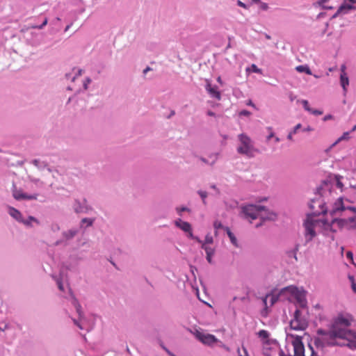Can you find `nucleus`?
Listing matches in <instances>:
<instances>
[{
	"label": "nucleus",
	"instance_id": "1",
	"mask_svg": "<svg viewBox=\"0 0 356 356\" xmlns=\"http://www.w3.org/2000/svg\"><path fill=\"white\" fill-rule=\"evenodd\" d=\"M350 324V318L337 317L323 338L325 343L328 346H346L350 349H356V332L348 330Z\"/></svg>",
	"mask_w": 356,
	"mask_h": 356
},
{
	"label": "nucleus",
	"instance_id": "2",
	"mask_svg": "<svg viewBox=\"0 0 356 356\" xmlns=\"http://www.w3.org/2000/svg\"><path fill=\"white\" fill-rule=\"evenodd\" d=\"M347 211L356 213V208L347 206L342 197L338 198L330 211V215L332 218L330 225L333 232H336V229L334 228L335 226L339 229L346 228L356 229V216L354 218L350 217L348 219L338 218V216H342L343 212Z\"/></svg>",
	"mask_w": 356,
	"mask_h": 356
},
{
	"label": "nucleus",
	"instance_id": "3",
	"mask_svg": "<svg viewBox=\"0 0 356 356\" xmlns=\"http://www.w3.org/2000/svg\"><path fill=\"white\" fill-rule=\"evenodd\" d=\"M327 223L319 220L314 215H307L303 222L305 238L307 242L312 241L316 236V229Z\"/></svg>",
	"mask_w": 356,
	"mask_h": 356
},
{
	"label": "nucleus",
	"instance_id": "4",
	"mask_svg": "<svg viewBox=\"0 0 356 356\" xmlns=\"http://www.w3.org/2000/svg\"><path fill=\"white\" fill-rule=\"evenodd\" d=\"M240 144L237 147V152L240 154L245 155L249 158L254 157L258 149L254 148L253 143L250 138L245 134L238 135Z\"/></svg>",
	"mask_w": 356,
	"mask_h": 356
},
{
	"label": "nucleus",
	"instance_id": "5",
	"mask_svg": "<svg viewBox=\"0 0 356 356\" xmlns=\"http://www.w3.org/2000/svg\"><path fill=\"white\" fill-rule=\"evenodd\" d=\"M293 339L291 343V347L293 348V355L289 352L288 346H286L284 349H281L280 352V356H304V345L302 341V337L299 336L293 337ZM312 356H319L315 352Z\"/></svg>",
	"mask_w": 356,
	"mask_h": 356
},
{
	"label": "nucleus",
	"instance_id": "6",
	"mask_svg": "<svg viewBox=\"0 0 356 356\" xmlns=\"http://www.w3.org/2000/svg\"><path fill=\"white\" fill-rule=\"evenodd\" d=\"M291 328L295 330H304L307 327V321L301 316L300 312L296 309L293 318L290 322Z\"/></svg>",
	"mask_w": 356,
	"mask_h": 356
},
{
	"label": "nucleus",
	"instance_id": "7",
	"mask_svg": "<svg viewBox=\"0 0 356 356\" xmlns=\"http://www.w3.org/2000/svg\"><path fill=\"white\" fill-rule=\"evenodd\" d=\"M309 208L312 210V213L309 215H314L317 217L320 214H325L327 213V208L325 206V203L321 198L313 200L309 204Z\"/></svg>",
	"mask_w": 356,
	"mask_h": 356
},
{
	"label": "nucleus",
	"instance_id": "8",
	"mask_svg": "<svg viewBox=\"0 0 356 356\" xmlns=\"http://www.w3.org/2000/svg\"><path fill=\"white\" fill-rule=\"evenodd\" d=\"M193 334L200 341L207 346H212L218 341V339L214 335L205 334L199 330H195Z\"/></svg>",
	"mask_w": 356,
	"mask_h": 356
},
{
	"label": "nucleus",
	"instance_id": "9",
	"mask_svg": "<svg viewBox=\"0 0 356 356\" xmlns=\"http://www.w3.org/2000/svg\"><path fill=\"white\" fill-rule=\"evenodd\" d=\"M260 206L253 204L248 205L242 208V212L247 219L255 220L258 218V212L259 211Z\"/></svg>",
	"mask_w": 356,
	"mask_h": 356
},
{
	"label": "nucleus",
	"instance_id": "10",
	"mask_svg": "<svg viewBox=\"0 0 356 356\" xmlns=\"http://www.w3.org/2000/svg\"><path fill=\"white\" fill-rule=\"evenodd\" d=\"M258 218L261 221L265 220H274L276 218V214L274 212L270 211L264 207L260 206L259 211L258 212Z\"/></svg>",
	"mask_w": 356,
	"mask_h": 356
},
{
	"label": "nucleus",
	"instance_id": "11",
	"mask_svg": "<svg viewBox=\"0 0 356 356\" xmlns=\"http://www.w3.org/2000/svg\"><path fill=\"white\" fill-rule=\"evenodd\" d=\"M356 3V0H344L342 4L339 7L337 15L346 13L348 11L355 9L353 4Z\"/></svg>",
	"mask_w": 356,
	"mask_h": 356
},
{
	"label": "nucleus",
	"instance_id": "12",
	"mask_svg": "<svg viewBox=\"0 0 356 356\" xmlns=\"http://www.w3.org/2000/svg\"><path fill=\"white\" fill-rule=\"evenodd\" d=\"M175 223V225L177 227L180 228L182 231H184L185 232H188L189 238H193L191 225L189 222L183 221L181 219H179L177 220H176Z\"/></svg>",
	"mask_w": 356,
	"mask_h": 356
},
{
	"label": "nucleus",
	"instance_id": "13",
	"mask_svg": "<svg viewBox=\"0 0 356 356\" xmlns=\"http://www.w3.org/2000/svg\"><path fill=\"white\" fill-rule=\"evenodd\" d=\"M257 336L262 341V344L264 346H267L270 344L271 340L269 339L270 333L267 330H259L257 332Z\"/></svg>",
	"mask_w": 356,
	"mask_h": 356
},
{
	"label": "nucleus",
	"instance_id": "14",
	"mask_svg": "<svg viewBox=\"0 0 356 356\" xmlns=\"http://www.w3.org/2000/svg\"><path fill=\"white\" fill-rule=\"evenodd\" d=\"M206 90L211 97H215L218 100L221 99L220 92L218 90V88L216 86L213 87L210 83H207Z\"/></svg>",
	"mask_w": 356,
	"mask_h": 356
},
{
	"label": "nucleus",
	"instance_id": "15",
	"mask_svg": "<svg viewBox=\"0 0 356 356\" xmlns=\"http://www.w3.org/2000/svg\"><path fill=\"white\" fill-rule=\"evenodd\" d=\"M286 290L293 295L298 301L302 302V298L304 297V294L297 287L291 286L286 288Z\"/></svg>",
	"mask_w": 356,
	"mask_h": 356
},
{
	"label": "nucleus",
	"instance_id": "16",
	"mask_svg": "<svg viewBox=\"0 0 356 356\" xmlns=\"http://www.w3.org/2000/svg\"><path fill=\"white\" fill-rule=\"evenodd\" d=\"M340 82L343 91L346 92L347 91L346 87L349 85V80L346 73L341 74Z\"/></svg>",
	"mask_w": 356,
	"mask_h": 356
},
{
	"label": "nucleus",
	"instance_id": "17",
	"mask_svg": "<svg viewBox=\"0 0 356 356\" xmlns=\"http://www.w3.org/2000/svg\"><path fill=\"white\" fill-rule=\"evenodd\" d=\"M350 138L349 132H344L343 135L339 137L327 150L326 152L330 151L332 149L335 145H337L342 140H348Z\"/></svg>",
	"mask_w": 356,
	"mask_h": 356
},
{
	"label": "nucleus",
	"instance_id": "18",
	"mask_svg": "<svg viewBox=\"0 0 356 356\" xmlns=\"http://www.w3.org/2000/svg\"><path fill=\"white\" fill-rule=\"evenodd\" d=\"M268 299H270V305H273L277 301V298L275 296H274V295H271V294L266 295L263 298V303H264L265 307L267 306V300H268Z\"/></svg>",
	"mask_w": 356,
	"mask_h": 356
},
{
	"label": "nucleus",
	"instance_id": "19",
	"mask_svg": "<svg viewBox=\"0 0 356 356\" xmlns=\"http://www.w3.org/2000/svg\"><path fill=\"white\" fill-rule=\"evenodd\" d=\"M8 212H9V214L15 219H16L17 220H20L21 213L18 210H17L13 207H9Z\"/></svg>",
	"mask_w": 356,
	"mask_h": 356
},
{
	"label": "nucleus",
	"instance_id": "20",
	"mask_svg": "<svg viewBox=\"0 0 356 356\" xmlns=\"http://www.w3.org/2000/svg\"><path fill=\"white\" fill-rule=\"evenodd\" d=\"M296 70L298 72H305L307 74H309L311 75L312 74V71L310 70L309 67H308V65H298L296 67Z\"/></svg>",
	"mask_w": 356,
	"mask_h": 356
},
{
	"label": "nucleus",
	"instance_id": "21",
	"mask_svg": "<svg viewBox=\"0 0 356 356\" xmlns=\"http://www.w3.org/2000/svg\"><path fill=\"white\" fill-rule=\"evenodd\" d=\"M225 229L227 231V234L232 243L234 245H235L236 247H237L238 246L237 240H236V238L235 237V236L234 235V234L230 231V229L228 227H226Z\"/></svg>",
	"mask_w": 356,
	"mask_h": 356
},
{
	"label": "nucleus",
	"instance_id": "22",
	"mask_svg": "<svg viewBox=\"0 0 356 356\" xmlns=\"http://www.w3.org/2000/svg\"><path fill=\"white\" fill-rule=\"evenodd\" d=\"M24 224L26 225H39L38 220L34 217L30 216L26 220H24Z\"/></svg>",
	"mask_w": 356,
	"mask_h": 356
},
{
	"label": "nucleus",
	"instance_id": "23",
	"mask_svg": "<svg viewBox=\"0 0 356 356\" xmlns=\"http://www.w3.org/2000/svg\"><path fill=\"white\" fill-rule=\"evenodd\" d=\"M201 248L205 250L207 254H214L215 253V250L213 248L209 246L208 245H206L205 243H202Z\"/></svg>",
	"mask_w": 356,
	"mask_h": 356
},
{
	"label": "nucleus",
	"instance_id": "24",
	"mask_svg": "<svg viewBox=\"0 0 356 356\" xmlns=\"http://www.w3.org/2000/svg\"><path fill=\"white\" fill-rule=\"evenodd\" d=\"M315 353L313 347L311 345H308L307 349L305 350L304 348V356H312V355Z\"/></svg>",
	"mask_w": 356,
	"mask_h": 356
},
{
	"label": "nucleus",
	"instance_id": "25",
	"mask_svg": "<svg viewBox=\"0 0 356 356\" xmlns=\"http://www.w3.org/2000/svg\"><path fill=\"white\" fill-rule=\"evenodd\" d=\"M213 242V236L208 234L206 235L204 241L202 243H205L206 245L212 244Z\"/></svg>",
	"mask_w": 356,
	"mask_h": 356
},
{
	"label": "nucleus",
	"instance_id": "26",
	"mask_svg": "<svg viewBox=\"0 0 356 356\" xmlns=\"http://www.w3.org/2000/svg\"><path fill=\"white\" fill-rule=\"evenodd\" d=\"M72 303L74 305V307H75V308L76 309V312L81 316V307L80 304L78 302V300L75 298H73V302Z\"/></svg>",
	"mask_w": 356,
	"mask_h": 356
},
{
	"label": "nucleus",
	"instance_id": "27",
	"mask_svg": "<svg viewBox=\"0 0 356 356\" xmlns=\"http://www.w3.org/2000/svg\"><path fill=\"white\" fill-rule=\"evenodd\" d=\"M348 279L351 282V287L353 291L356 293V282L353 275H348Z\"/></svg>",
	"mask_w": 356,
	"mask_h": 356
},
{
	"label": "nucleus",
	"instance_id": "28",
	"mask_svg": "<svg viewBox=\"0 0 356 356\" xmlns=\"http://www.w3.org/2000/svg\"><path fill=\"white\" fill-rule=\"evenodd\" d=\"M301 103L306 111L309 112L312 111V108L309 107V102L307 100L303 99L301 101Z\"/></svg>",
	"mask_w": 356,
	"mask_h": 356
},
{
	"label": "nucleus",
	"instance_id": "29",
	"mask_svg": "<svg viewBox=\"0 0 356 356\" xmlns=\"http://www.w3.org/2000/svg\"><path fill=\"white\" fill-rule=\"evenodd\" d=\"M13 196L16 200H20L22 198V193L21 191H13Z\"/></svg>",
	"mask_w": 356,
	"mask_h": 356
},
{
	"label": "nucleus",
	"instance_id": "30",
	"mask_svg": "<svg viewBox=\"0 0 356 356\" xmlns=\"http://www.w3.org/2000/svg\"><path fill=\"white\" fill-rule=\"evenodd\" d=\"M341 178V177L339 176V175H337L335 177V179H336V181H337V186L339 188H342V187L343 186V184L341 183V181L340 180Z\"/></svg>",
	"mask_w": 356,
	"mask_h": 356
},
{
	"label": "nucleus",
	"instance_id": "31",
	"mask_svg": "<svg viewBox=\"0 0 356 356\" xmlns=\"http://www.w3.org/2000/svg\"><path fill=\"white\" fill-rule=\"evenodd\" d=\"M81 222L83 224V223H87V225L88 226H90L92 225V222H93V220L92 219H90V218H83L82 220H81Z\"/></svg>",
	"mask_w": 356,
	"mask_h": 356
},
{
	"label": "nucleus",
	"instance_id": "32",
	"mask_svg": "<svg viewBox=\"0 0 356 356\" xmlns=\"http://www.w3.org/2000/svg\"><path fill=\"white\" fill-rule=\"evenodd\" d=\"M198 193L200 195V197H202L203 202L205 203V199L207 197V193L205 191H198Z\"/></svg>",
	"mask_w": 356,
	"mask_h": 356
},
{
	"label": "nucleus",
	"instance_id": "33",
	"mask_svg": "<svg viewBox=\"0 0 356 356\" xmlns=\"http://www.w3.org/2000/svg\"><path fill=\"white\" fill-rule=\"evenodd\" d=\"M213 227L216 229H219L222 227V225L221 222L216 220L213 223Z\"/></svg>",
	"mask_w": 356,
	"mask_h": 356
},
{
	"label": "nucleus",
	"instance_id": "34",
	"mask_svg": "<svg viewBox=\"0 0 356 356\" xmlns=\"http://www.w3.org/2000/svg\"><path fill=\"white\" fill-rule=\"evenodd\" d=\"M251 69H252V72H254L255 73H261V70L259 68H258L255 64H252L251 65Z\"/></svg>",
	"mask_w": 356,
	"mask_h": 356
},
{
	"label": "nucleus",
	"instance_id": "35",
	"mask_svg": "<svg viewBox=\"0 0 356 356\" xmlns=\"http://www.w3.org/2000/svg\"><path fill=\"white\" fill-rule=\"evenodd\" d=\"M309 112L315 115H321L323 114V111H318V110L312 109V111H310Z\"/></svg>",
	"mask_w": 356,
	"mask_h": 356
},
{
	"label": "nucleus",
	"instance_id": "36",
	"mask_svg": "<svg viewBox=\"0 0 356 356\" xmlns=\"http://www.w3.org/2000/svg\"><path fill=\"white\" fill-rule=\"evenodd\" d=\"M260 8L263 10H267L268 9V5L266 3L262 2L260 3Z\"/></svg>",
	"mask_w": 356,
	"mask_h": 356
},
{
	"label": "nucleus",
	"instance_id": "37",
	"mask_svg": "<svg viewBox=\"0 0 356 356\" xmlns=\"http://www.w3.org/2000/svg\"><path fill=\"white\" fill-rule=\"evenodd\" d=\"M176 209L179 214H181V212H182V211H189L188 209L185 207L177 208Z\"/></svg>",
	"mask_w": 356,
	"mask_h": 356
},
{
	"label": "nucleus",
	"instance_id": "38",
	"mask_svg": "<svg viewBox=\"0 0 356 356\" xmlns=\"http://www.w3.org/2000/svg\"><path fill=\"white\" fill-rule=\"evenodd\" d=\"M288 254H289V257H293L295 258V259L297 261L296 251V250H293V251L289 252Z\"/></svg>",
	"mask_w": 356,
	"mask_h": 356
},
{
	"label": "nucleus",
	"instance_id": "39",
	"mask_svg": "<svg viewBox=\"0 0 356 356\" xmlns=\"http://www.w3.org/2000/svg\"><path fill=\"white\" fill-rule=\"evenodd\" d=\"M268 129L269 131H270V134L267 137V140H269L271 138L274 137V134L272 131V128L271 127H268Z\"/></svg>",
	"mask_w": 356,
	"mask_h": 356
},
{
	"label": "nucleus",
	"instance_id": "40",
	"mask_svg": "<svg viewBox=\"0 0 356 356\" xmlns=\"http://www.w3.org/2000/svg\"><path fill=\"white\" fill-rule=\"evenodd\" d=\"M301 127V124H298L294 128H293V131H291L293 134H296L298 130Z\"/></svg>",
	"mask_w": 356,
	"mask_h": 356
},
{
	"label": "nucleus",
	"instance_id": "41",
	"mask_svg": "<svg viewBox=\"0 0 356 356\" xmlns=\"http://www.w3.org/2000/svg\"><path fill=\"white\" fill-rule=\"evenodd\" d=\"M213 256V254H207V260L209 263L212 262V257Z\"/></svg>",
	"mask_w": 356,
	"mask_h": 356
},
{
	"label": "nucleus",
	"instance_id": "42",
	"mask_svg": "<svg viewBox=\"0 0 356 356\" xmlns=\"http://www.w3.org/2000/svg\"><path fill=\"white\" fill-rule=\"evenodd\" d=\"M57 284H58V289L60 290V291H63L64 290V288H63V285L62 284V282L60 281H58L57 282Z\"/></svg>",
	"mask_w": 356,
	"mask_h": 356
},
{
	"label": "nucleus",
	"instance_id": "43",
	"mask_svg": "<svg viewBox=\"0 0 356 356\" xmlns=\"http://www.w3.org/2000/svg\"><path fill=\"white\" fill-rule=\"evenodd\" d=\"M237 4L242 8H247L246 5L241 1H238Z\"/></svg>",
	"mask_w": 356,
	"mask_h": 356
},
{
	"label": "nucleus",
	"instance_id": "44",
	"mask_svg": "<svg viewBox=\"0 0 356 356\" xmlns=\"http://www.w3.org/2000/svg\"><path fill=\"white\" fill-rule=\"evenodd\" d=\"M163 348L168 353L169 356H176L172 353H171L168 349H167L165 347L163 346Z\"/></svg>",
	"mask_w": 356,
	"mask_h": 356
},
{
	"label": "nucleus",
	"instance_id": "45",
	"mask_svg": "<svg viewBox=\"0 0 356 356\" xmlns=\"http://www.w3.org/2000/svg\"><path fill=\"white\" fill-rule=\"evenodd\" d=\"M346 65H342L341 66V74L346 73Z\"/></svg>",
	"mask_w": 356,
	"mask_h": 356
},
{
	"label": "nucleus",
	"instance_id": "46",
	"mask_svg": "<svg viewBox=\"0 0 356 356\" xmlns=\"http://www.w3.org/2000/svg\"><path fill=\"white\" fill-rule=\"evenodd\" d=\"M346 257L350 259H353V253L351 252H348L346 253Z\"/></svg>",
	"mask_w": 356,
	"mask_h": 356
},
{
	"label": "nucleus",
	"instance_id": "47",
	"mask_svg": "<svg viewBox=\"0 0 356 356\" xmlns=\"http://www.w3.org/2000/svg\"><path fill=\"white\" fill-rule=\"evenodd\" d=\"M47 24V19L46 18L41 26H38L39 29H42Z\"/></svg>",
	"mask_w": 356,
	"mask_h": 356
},
{
	"label": "nucleus",
	"instance_id": "48",
	"mask_svg": "<svg viewBox=\"0 0 356 356\" xmlns=\"http://www.w3.org/2000/svg\"><path fill=\"white\" fill-rule=\"evenodd\" d=\"M193 239H195L196 241H197L199 243H201L202 245L203 241H202L199 238L194 236L192 238Z\"/></svg>",
	"mask_w": 356,
	"mask_h": 356
},
{
	"label": "nucleus",
	"instance_id": "49",
	"mask_svg": "<svg viewBox=\"0 0 356 356\" xmlns=\"http://www.w3.org/2000/svg\"><path fill=\"white\" fill-rule=\"evenodd\" d=\"M74 323L80 328V329H83L81 325L78 323V321L76 320H74Z\"/></svg>",
	"mask_w": 356,
	"mask_h": 356
},
{
	"label": "nucleus",
	"instance_id": "50",
	"mask_svg": "<svg viewBox=\"0 0 356 356\" xmlns=\"http://www.w3.org/2000/svg\"><path fill=\"white\" fill-rule=\"evenodd\" d=\"M293 134L292 132H290V133L289 134V135L287 136V138H288L289 140H291L293 139V136H293Z\"/></svg>",
	"mask_w": 356,
	"mask_h": 356
},
{
	"label": "nucleus",
	"instance_id": "51",
	"mask_svg": "<svg viewBox=\"0 0 356 356\" xmlns=\"http://www.w3.org/2000/svg\"><path fill=\"white\" fill-rule=\"evenodd\" d=\"M152 70V68H150L149 67H147L144 70H143V73L144 74H146L147 72Z\"/></svg>",
	"mask_w": 356,
	"mask_h": 356
},
{
	"label": "nucleus",
	"instance_id": "52",
	"mask_svg": "<svg viewBox=\"0 0 356 356\" xmlns=\"http://www.w3.org/2000/svg\"><path fill=\"white\" fill-rule=\"evenodd\" d=\"M207 115H209V116H215V113L213 111H209L207 112Z\"/></svg>",
	"mask_w": 356,
	"mask_h": 356
},
{
	"label": "nucleus",
	"instance_id": "53",
	"mask_svg": "<svg viewBox=\"0 0 356 356\" xmlns=\"http://www.w3.org/2000/svg\"><path fill=\"white\" fill-rule=\"evenodd\" d=\"M241 115H248L250 114V113L248 111H243L241 113Z\"/></svg>",
	"mask_w": 356,
	"mask_h": 356
},
{
	"label": "nucleus",
	"instance_id": "54",
	"mask_svg": "<svg viewBox=\"0 0 356 356\" xmlns=\"http://www.w3.org/2000/svg\"><path fill=\"white\" fill-rule=\"evenodd\" d=\"M329 0H321L320 4L325 6V4Z\"/></svg>",
	"mask_w": 356,
	"mask_h": 356
},
{
	"label": "nucleus",
	"instance_id": "55",
	"mask_svg": "<svg viewBox=\"0 0 356 356\" xmlns=\"http://www.w3.org/2000/svg\"><path fill=\"white\" fill-rule=\"evenodd\" d=\"M314 343H315V344L317 346H319V344H320V339H316Z\"/></svg>",
	"mask_w": 356,
	"mask_h": 356
},
{
	"label": "nucleus",
	"instance_id": "56",
	"mask_svg": "<svg viewBox=\"0 0 356 356\" xmlns=\"http://www.w3.org/2000/svg\"><path fill=\"white\" fill-rule=\"evenodd\" d=\"M217 81H218V83H220V84H222V79H221L220 76H218V79H217Z\"/></svg>",
	"mask_w": 356,
	"mask_h": 356
},
{
	"label": "nucleus",
	"instance_id": "57",
	"mask_svg": "<svg viewBox=\"0 0 356 356\" xmlns=\"http://www.w3.org/2000/svg\"><path fill=\"white\" fill-rule=\"evenodd\" d=\"M331 118H332V116H331V115H327V116H325V117L324 118V120H329V119H330Z\"/></svg>",
	"mask_w": 356,
	"mask_h": 356
},
{
	"label": "nucleus",
	"instance_id": "58",
	"mask_svg": "<svg viewBox=\"0 0 356 356\" xmlns=\"http://www.w3.org/2000/svg\"><path fill=\"white\" fill-rule=\"evenodd\" d=\"M211 188H213V189H216V191H217V193L219 194V193H220V192H219V190L216 188V186H215V185H212V186H211Z\"/></svg>",
	"mask_w": 356,
	"mask_h": 356
},
{
	"label": "nucleus",
	"instance_id": "59",
	"mask_svg": "<svg viewBox=\"0 0 356 356\" xmlns=\"http://www.w3.org/2000/svg\"><path fill=\"white\" fill-rule=\"evenodd\" d=\"M23 197H24V199H31V197L27 196L25 194H24Z\"/></svg>",
	"mask_w": 356,
	"mask_h": 356
},
{
	"label": "nucleus",
	"instance_id": "60",
	"mask_svg": "<svg viewBox=\"0 0 356 356\" xmlns=\"http://www.w3.org/2000/svg\"><path fill=\"white\" fill-rule=\"evenodd\" d=\"M70 26H71V24L67 25V26L65 27V32H66V31H67Z\"/></svg>",
	"mask_w": 356,
	"mask_h": 356
},
{
	"label": "nucleus",
	"instance_id": "61",
	"mask_svg": "<svg viewBox=\"0 0 356 356\" xmlns=\"http://www.w3.org/2000/svg\"><path fill=\"white\" fill-rule=\"evenodd\" d=\"M243 349L245 356H248L246 349L245 348H243Z\"/></svg>",
	"mask_w": 356,
	"mask_h": 356
},
{
	"label": "nucleus",
	"instance_id": "62",
	"mask_svg": "<svg viewBox=\"0 0 356 356\" xmlns=\"http://www.w3.org/2000/svg\"><path fill=\"white\" fill-rule=\"evenodd\" d=\"M355 130H356V124L353 126V127L352 128L351 131H355Z\"/></svg>",
	"mask_w": 356,
	"mask_h": 356
},
{
	"label": "nucleus",
	"instance_id": "63",
	"mask_svg": "<svg viewBox=\"0 0 356 356\" xmlns=\"http://www.w3.org/2000/svg\"><path fill=\"white\" fill-rule=\"evenodd\" d=\"M275 140L276 143H278V142H280V138L278 137H275Z\"/></svg>",
	"mask_w": 356,
	"mask_h": 356
},
{
	"label": "nucleus",
	"instance_id": "64",
	"mask_svg": "<svg viewBox=\"0 0 356 356\" xmlns=\"http://www.w3.org/2000/svg\"><path fill=\"white\" fill-rule=\"evenodd\" d=\"M312 129L309 127L306 129H305L304 131H312Z\"/></svg>",
	"mask_w": 356,
	"mask_h": 356
}]
</instances>
